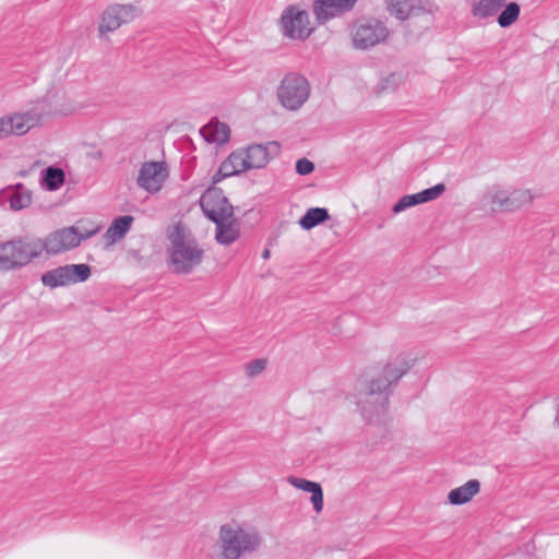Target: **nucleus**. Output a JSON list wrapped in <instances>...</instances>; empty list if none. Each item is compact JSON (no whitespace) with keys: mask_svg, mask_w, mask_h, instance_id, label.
Listing matches in <instances>:
<instances>
[{"mask_svg":"<svg viewBox=\"0 0 559 559\" xmlns=\"http://www.w3.org/2000/svg\"><path fill=\"white\" fill-rule=\"evenodd\" d=\"M261 536L255 530H247L238 524H224L219 528L218 545L223 559H239L258 550Z\"/></svg>","mask_w":559,"mask_h":559,"instance_id":"3","label":"nucleus"},{"mask_svg":"<svg viewBox=\"0 0 559 559\" xmlns=\"http://www.w3.org/2000/svg\"><path fill=\"white\" fill-rule=\"evenodd\" d=\"M283 34L290 39H306L311 34L308 13L295 5L288 7L281 16Z\"/></svg>","mask_w":559,"mask_h":559,"instance_id":"11","label":"nucleus"},{"mask_svg":"<svg viewBox=\"0 0 559 559\" xmlns=\"http://www.w3.org/2000/svg\"><path fill=\"white\" fill-rule=\"evenodd\" d=\"M334 2L337 4L338 11L344 13L350 11L355 7L357 0H334Z\"/></svg>","mask_w":559,"mask_h":559,"instance_id":"33","label":"nucleus"},{"mask_svg":"<svg viewBox=\"0 0 559 559\" xmlns=\"http://www.w3.org/2000/svg\"><path fill=\"white\" fill-rule=\"evenodd\" d=\"M200 133L206 142L216 143L218 145L227 143L230 139L229 127L218 121L216 118L211 119L210 122L200 130Z\"/></svg>","mask_w":559,"mask_h":559,"instance_id":"19","label":"nucleus"},{"mask_svg":"<svg viewBox=\"0 0 559 559\" xmlns=\"http://www.w3.org/2000/svg\"><path fill=\"white\" fill-rule=\"evenodd\" d=\"M555 425L559 428V409L557 411V414L555 417Z\"/></svg>","mask_w":559,"mask_h":559,"instance_id":"36","label":"nucleus"},{"mask_svg":"<svg viewBox=\"0 0 559 559\" xmlns=\"http://www.w3.org/2000/svg\"><path fill=\"white\" fill-rule=\"evenodd\" d=\"M97 233V229L80 233L76 227H64L50 233L44 240L38 239L39 253L44 250L48 254H59L74 249L85 239L91 238Z\"/></svg>","mask_w":559,"mask_h":559,"instance_id":"6","label":"nucleus"},{"mask_svg":"<svg viewBox=\"0 0 559 559\" xmlns=\"http://www.w3.org/2000/svg\"><path fill=\"white\" fill-rule=\"evenodd\" d=\"M169 176L166 162H145L142 164L136 183L148 193H157Z\"/></svg>","mask_w":559,"mask_h":559,"instance_id":"12","label":"nucleus"},{"mask_svg":"<svg viewBox=\"0 0 559 559\" xmlns=\"http://www.w3.org/2000/svg\"><path fill=\"white\" fill-rule=\"evenodd\" d=\"M480 490V483L477 479H469L464 485L452 489L448 500L453 506L464 504L473 499Z\"/></svg>","mask_w":559,"mask_h":559,"instance_id":"21","label":"nucleus"},{"mask_svg":"<svg viewBox=\"0 0 559 559\" xmlns=\"http://www.w3.org/2000/svg\"><path fill=\"white\" fill-rule=\"evenodd\" d=\"M10 135H23L32 128L38 126L43 115L36 110H27L25 112H16L5 116Z\"/></svg>","mask_w":559,"mask_h":559,"instance_id":"16","label":"nucleus"},{"mask_svg":"<svg viewBox=\"0 0 559 559\" xmlns=\"http://www.w3.org/2000/svg\"><path fill=\"white\" fill-rule=\"evenodd\" d=\"M352 35L354 47L365 50L383 41L389 31L384 23L377 19H361L353 25Z\"/></svg>","mask_w":559,"mask_h":559,"instance_id":"8","label":"nucleus"},{"mask_svg":"<svg viewBox=\"0 0 559 559\" xmlns=\"http://www.w3.org/2000/svg\"><path fill=\"white\" fill-rule=\"evenodd\" d=\"M200 206L204 216L211 222L234 216L233 205L221 189H207L200 198Z\"/></svg>","mask_w":559,"mask_h":559,"instance_id":"10","label":"nucleus"},{"mask_svg":"<svg viewBox=\"0 0 559 559\" xmlns=\"http://www.w3.org/2000/svg\"><path fill=\"white\" fill-rule=\"evenodd\" d=\"M39 255L37 241L25 242L17 238L0 243V267L3 270L22 267Z\"/></svg>","mask_w":559,"mask_h":559,"instance_id":"7","label":"nucleus"},{"mask_svg":"<svg viewBox=\"0 0 559 559\" xmlns=\"http://www.w3.org/2000/svg\"><path fill=\"white\" fill-rule=\"evenodd\" d=\"M91 266L85 263L67 264L49 270L41 275V283L49 288L82 283L90 278Z\"/></svg>","mask_w":559,"mask_h":559,"instance_id":"9","label":"nucleus"},{"mask_svg":"<svg viewBox=\"0 0 559 559\" xmlns=\"http://www.w3.org/2000/svg\"><path fill=\"white\" fill-rule=\"evenodd\" d=\"M248 156L250 169L263 168L270 159L281 153V145L276 141H270L264 144H252L245 148Z\"/></svg>","mask_w":559,"mask_h":559,"instance_id":"15","label":"nucleus"},{"mask_svg":"<svg viewBox=\"0 0 559 559\" xmlns=\"http://www.w3.org/2000/svg\"><path fill=\"white\" fill-rule=\"evenodd\" d=\"M265 366L266 361L264 359H254L247 365V374L250 377L258 376L265 369Z\"/></svg>","mask_w":559,"mask_h":559,"instance_id":"31","label":"nucleus"},{"mask_svg":"<svg viewBox=\"0 0 559 559\" xmlns=\"http://www.w3.org/2000/svg\"><path fill=\"white\" fill-rule=\"evenodd\" d=\"M413 367L404 354L391 357L378 376L366 381L356 394V404L362 417L370 423L376 415L383 413L389 405L393 386Z\"/></svg>","mask_w":559,"mask_h":559,"instance_id":"1","label":"nucleus"},{"mask_svg":"<svg viewBox=\"0 0 559 559\" xmlns=\"http://www.w3.org/2000/svg\"><path fill=\"white\" fill-rule=\"evenodd\" d=\"M388 4L391 14L401 21L418 14V12L421 11V8L416 7L413 0H388Z\"/></svg>","mask_w":559,"mask_h":559,"instance_id":"23","label":"nucleus"},{"mask_svg":"<svg viewBox=\"0 0 559 559\" xmlns=\"http://www.w3.org/2000/svg\"><path fill=\"white\" fill-rule=\"evenodd\" d=\"M403 81V76L397 73H391L380 82L381 91H394Z\"/></svg>","mask_w":559,"mask_h":559,"instance_id":"30","label":"nucleus"},{"mask_svg":"<svg viewBox=\"0 0 559 559\" xmlns=\"http://www.w3.org/2000/svg\"><path fill=\"white\" fill-rule=\"evenodd\" d=\"M10 136L7 118H0V140Z\"/></svg>","mask_w":559,"mask_h":559,"instance_id":"34","label":"nucleus"},{"mask_svg":"<svg viewBox=\"0 0 559 559\" xmlns=\"http://www.w3.org/2000/svg\"><path fill=\"white\" fill-rule=\"evenodd\" d=\"M133 217L131 215H123L116 217L106 231V237L112 242L124 237L131 228Z\"/></svg>","mask_w":559,"mask_h":559,"instance_id":"24","label":"nucleus"},{"mask_svg":"<svg viewBox=\"0 0 559 559\" xmlns=\"http://www.w3.org/2000/svg\"><path fill=\"white\" fill-rule=\"evenodd\" d=\"M314 170V164L307 159L300 158L296 162V173L301 176L311 174Z\"/></svg>","mask_w":559,"mask_h":559,"instance_id":"32","label":"nucleus"},{"mask_svg":"<svg viewBox=\"0 0 559 559\" xmlns=\"http://www.w3.org/2000/svg\"><path fill=\"white\" fill-rule=\"evenodd\" d=\"M289 483L304 491L311 493V502L316 512H321L323 509V491L319 483H314L305 478L289 477Z\"/></svg>","mask_w":559,"mask_h":559,"instance_id":"22","label":"nucleus"},{"mask_svg":"<svg viewBox=\"0 0 559 559\" xmlns=\"http://www.w3.org/2000/svg\"><path fill=\"white\" fill-rule=\"evenodd\" d=\"M309 95L310 84L308 80L296 72L287 73L276 91L280 104L288 110L299 109L308 100Z\"/></svg>","mask_w":559,"mask_h":559,"instance_id":"5","label":"nucleus"},{"mask_svg":"<svg viewBox=\"0 0 559 559\" xmlns=\"http://www.w3.org/2000/svg\"><path fill=\"white\" fill-rule=\"evenodd\" d=\"M167 238L170 242L167 250L168 263L175 274H190L202 263L204 250L181 224L174 225Z\"/></svg>","mask_w":559,"mask_h":559,"instance_id":"2","label":"nucleus"},{"mask_svg":"<svg viewBox=\"0 0 559 559\" xmlns=\"http://www.w3.org/2000/svg\"><path fill=\"white\" fill-rule=\"evenodd\" d=\"M423 201H421V198H420V193H414V194H407V195H404L392 207V212L394 214H399L403 211H405L406 209H409L412 206H415V205H418V204H421Z\"/></svg>","mask_w":559,"mask_h":559,"instance_id":"28","label":"nucleus"},{"mask_svg":"<svg viewBox=\"0 0 559 559\" xmlns=\"http://www.w3.org/2000/svg\"><path fill=\"white\" fill-rule=\"evenodd\" d=\"M216 226L215 240L224 246H229L235 242L239 236V227L234 216L228 219H217L213 222Z\"/></svg>","mask_w":559,"mask_h":559,"instance_id":"20","label":"nucleus"},{"mask_svg":"<svg viewBox=\"0 0 559 559\" xmlns=\"http://www.w3.org/2000/svg\"><path fill=\"white\" fill-rule=\"evenodd\" d=\"M445 191L444 183H438L431 188L420 191V198L423 203L433 201L438 199Z\"/></svg>","mask_w":559,"mask_h":559,"instance_id":"29","label":"nucleus"},{"mask_svg":"<svg viewBox=\"0 0 559 559\" xmlns=\"http://www.w3.org/2000/svg\"><path fill=\"white\" fill-rule=\"evenodd\" d=\"M66 180V174L60 167L49 166L43 170L41 185L48 191L58 190Z\"/></svg>","mask_w":559,"mask_h":559,"instance_id":"25","label":"nucleus"},{"mask_svg":"<svg viewBox=\"0 0 559 559\" xmlns=\"http://www.w3.org/2000/svg\"><path fill=\"white\" fill-rule=\"evenodd\" d=\"M270 257V250L269 249H264L263 252H262V258L264 260L269 259Z\"/></svg>","mask_w":559,"mask_h":559,"instance_id":"35","label":"nucleus"},{"mask_svg":"<svg viewBox=\"0 0 559 559\" xmlns=\"http://www.w3.org/2000/svg\"><path fill=\"white\" fill-rule=\"evenodd\" d=\"M248 156L245 150H237L233 152L219 166L217 173L214 175L215 181L223 178L239 175L249 170Z\"/></svg>","mask_w":559,"mask_h":559,"instance_id":"17","label":"nucleus"},{"mask_svg":"<svg viewBox=\"0 0 559 559\" xmlns=\"http://www.w3.org/2000/svg\"><path fill=\"white\" fill-rule=\"evenodd\" d=\"M313 12L320 23H325L332 17L342 14L334 0H314Z\"/></svg>","mask_w":559,"mask_h":559,"instance_id":"27","label":"nucleus"},{"mask_svg":"<svg viewBox=\"0 0 559 559\" xmlns=\"http://www.w3.org/2000/svg\"><path fill=\"white\" fill-rule=\"evenodd\" d=\"M330 218L329 212L324 207H311L299 219V225L305 230H310L319 224L324 223Z\"/></svg>","mask_w":559,"mask_h":559,"instance_id":"26","label":"nucleus"},{"mask_svg":"<svg viewBox=\"0 0 559 559\" xmlns=\"http://www.w3.org/2000/svg\"><path fill=\"white\" fill-rule=\"evenodd\" d=\"M136 8L131 4H114L108 7L102 14L98 26L100 35L118 29L122 24L133 21Z\"/></svg>","mask_w":559,"mask_h":559,"instance_id":"13","label":"nucleus"},{"mask_svg":"<svg viewBox=\"0 0 559 559\" xmlns=\"http://www.w3.org/2000/svg\"><path fill=\"white\" fill-rule=\"evenodd\" d=\"M521 8L516 2L506 0H473L471 13L478 20H489L497 16L500 27L511 26L520 16Z\"/></svg>","mask_w":559,"mask_h":559,"instance_id":"4","label":"nucleus"},{"mask_svg":"<svg viewBox=\"0 0 559 559\" xmlns=\"http://www.w3.org/2000/svg\"><path fill=\"white\" fill-rule=\"evenodd\" d=\"M491 204L498 211L512 212L521 209L522 206L532 203L533 195L530 190H514L507 193L503 190H497L490 195Z\"/></svg>","mask_w":559,"mask_h":559,"instance_id":"14","label":"nucleus"},{"mask_svg":"<svg viewBox=\"0 0 559 559\" xmlns=\"http://www.w3.org/2000/svg\"><path fill=\"white\" fill-rule=\"evenodd\" d=\"M8 201L12 211H21L32 203V192L23 183L0 191V202Z\"/></svg>","mask_w":559,"mask_h":559,"instance_id":"18","label":"nucleus"}]
</instances>
